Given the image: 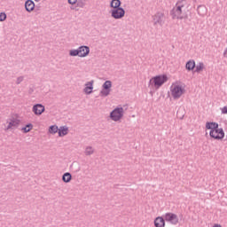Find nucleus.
<instances>
[{"instance_id":"obj_7","label":"nucleus","mask_w":227,"mask_h":227,"mask_svg":"<svg viewBox=\"0 0 227 227\" xmlns=\"http://www.w3.org/2000/svg\"><path fill=\"white\" fill-rule=\"evenodd\" d=\"M168 82V75L161 74V75H156L153 79L150 80V83L154 84V87L159 89L164 85Z\"/></svg>"},{"instance_id":"obj_1","label":"nucleus","mask_w":227,"mask_h":227,"mask_svg":"<svg viewBox=\"0 0 227 227\" xmlns=\"http://www.w3.org/2000/svg\"><path fill=\"white\" fill-rule=\"evenodd\" d=\"M187 5L186 0H180L176 3V7L171 11V16L173 20H183L184 16L183 9Z\"/></svg>"},{"instance_id":"obj_17","label":"nucleus","mask_w":227,"mask_h":227,"mask_svg":"<svg viewBox=\"0 0 227 227\" xmlns=\"http://www.w3.org/2000/svg\"><path fill=\"white\" fill-rule=\"evenodd\" d=\"M25 8L27 12H33V10H35V2H33L32 0H27L25 3Z\"/></svg>"},{"instance_id":"obj_18","label":"nucleus","mask_w":227,"mask_h":227,"mask_svg":"<svg viewBox=\"0 0 227 227\" xmlns=\"http://www.w3.org/2000/svg\"><path fill=\"white\" fill-rule=\"evenodd\" d=\"M197 12L199 16L205 17L207 14V7L205 5H199Z\"/></svg>"},{"instance_id":"obj_30","label":"nucleus","mask_w":227,"mask_h":227,"mask_svg":"<svg viewBox=\"0 0 227 227\" xmlns=\"http://www.w3.org/2000/svg\"><path fill=\"white\" fill-rule=\"evenodd\" d=\"M213 227H222V225L218 223H215Z\"/></svg>"},{"instance_id":"obj_16","label":"nucleus","mask_w":227,"mask_h":227,"mask_svg":"<svg viewBox=\"0 0 227 227\" xmlns=\"http://www.w3.org/2000/svg\"><path fill=\"white\" fill-rule=\"evenodd\" d=\"M196 67L195 60L190 59L185 64V69L187 71H193V69Z\"/></svg>"},{"instance_id":"obj_22","label":"nucleus","mask_w":227,"mask_h":227,"mask_svg":"<svg viewBox=\"0 0 227 227\" xmlns=\"http://www.w3.org/2000/svg\"><path fill=\"white\" fill-rule=\"evenodd\" d=\"M32 129H33V124L28 123L25 125L23 128H21V132H23V134H27V132H31Z\"/></svg>"},{"instance_id":"obj_15","label":"nucleus","mask_w":227,"mask_h":227,"mask_svg":"<svg viewBox=\"0 0 227 227\" xmlns=\"http://www.w3.org/2000/svg\"><path fill=\"white\" fill-rule=\"evenodd\" d=\"M59 137H65L68 134V127L67 126H62L59 128Z\"/></svg>"},{"instance_id":"obj_5","label":"nucleus","mask_w":227,"mask_h":227,"mask_svg":"<svg viewBox=\"0 0 227 227\" xmlns=\"http://www.w3.org/2000/svg\"><path fill=\"white\" fill-rule=\"evenodd\" d=\"M7 126L5 127L6 130H12V129H17L22 123L20 121V117L19 114H13L12 117L7 121Z\"/></svg>"},{"instance_id":"obj_20","label":"nucleus","mask_w":227,"mask_h":227,"mask_svg":"<svg viewBox=\"0 0 227 227\" xmlns=\"http://www.w3.org/2000/svg\"><path fill=\"white\" fill-rule=\"evenodd\" d=\"M110 6L112 10H116L118 8H121V2L120 0H112L110 3Z\"/></svg>"},{"instance_id":"obj_32","label":"nucleus","mask_w":227,"mask_h":227,"mask_svg":"<svg viewBox=\"0 0 227 227\" xmlns=\"http://www.w3.org/2000/svg\"><path fill=\"white\" fill-rule=\"evenodd\" d=\"M36 2L40 1V0H35Z\"/></svg>"},{"instance_id":"obj_28","label":"nucleus","mask_w":227,"mask_h":227,"mask_svg":"<svg viewBox=\"0 0 227 227\" xmlns=\"http://www.w3.org/2000/svg\"><path fill=\"white\" fill-rule=\"evenodd\" d=\"M69 4H75L77 3V0H68Z\"/></svg>"},{"instance_id":"obj_6","label":"nucleus","mask_w":227,"mask_h":227,"mask_svg":"<svg viewBox=\"0 0 227 227\" xmlns=\"http://www.w3.org/2000/svg\"><path fill=\"white\" fill-rule=\"evenodd\" d=\"M123 114H125L123 107H116L110 113V119L112 121H121Z\"/></svg>"},{"instance_id":"obj_24","label":"nucleus","mask_w":227,"mask_h":227,"mask_svg":"<svg viewBox=\"0 0 227 227\" xmlns=\"http://www.w3.org/2000/svg\"><path fill=\"white\" fill-rule=\"evenodd\" d=\"M59 130V128H58L57 125H52V126H50L48 132L49 134L54 135V134H58Z\"/></svg>"},{"instance_id":"obj_25","label":"nucleus","mask_w":227,"mask_h":227,"mask_svg":"<svg viewBox=\"0 0 227 227\" xmlns=\"http://www.w3.org/2000/svg\"><path fill=\"white\" fill-rule=\"evenodd\" d=\"M95 153V149L92 146H87L84 151L85 155H93Z\"/></svg>"},{"instance_id":"obj_31","label":"nucleus","mask_w":227,"mask_h":227,"mask_svg":"<svg viewBox=\"0 0 227 227\" xmlns=\"http://www.w3.org/2000/svg\"><path fill=\"white\" fill-rule=\"evenodd\" d=\"M18 81H20H20H22V78H19Z\"/></svg>"},{"instance_id":"obj_4","label":"nucleus","mask_w":227,"mask_h":227,"mask_svg":"<svg viewBox=\"0 0 227 227\" xmlns=\"http://www.w3.org/2000/svg\"><path fill=\"white\" fill-rule=\"evenodd\" d=\"M90 55V47L88 46H80L77 50L69 51V56L79 58H86Z\"/></svg>"},{"instance_id":"obj_29","label":"nucleus","mask_w":227,"mask_h":227,"mask_svg":"<svg viewBox=\"0 0 227 227\" xmlns=\"http://www.w3.org/2000/svg\"><path fill=\"white\" fill-rule=\"evenodd\" d=\"M223 57L227 59V47H226V49L223 51Z\"/></svg>"},{"instance_id":"obj_23","label":"nucleus","mask_w":227,"mask_h":227,"mask_svg":"<svg viewBox=\"0 0 227 227\" xmlns=\"http://www.w3.org/2000/svg\"><path fill=\"white\" fill-rule=\"evenodd\" d=\"M62 180H63V182H65V184L70 183L72 180V174H70L68 172L65 173L62 176Z\"/></svg>"},{"instance_id":"obj_26","label":"nucleus","mask_w":227,"mask_h":227,"mask_svg":"<svg viewBox=\"0 0 227 227\" xmlns=\"http://www.w3.org/2000/svg\"><path fill=\"white\" fill-rule=\"evenodd\" d=\"M4 20H6V13L2 12L0 13V22H4Z\"/></svg>"},{"instance_id":"obj_12","label":"nucleus","mask_w":227,"mask_h":227,"mask_svg":"<svg viewBox=\"0 0 227 227\" xmlns=\"http://www.w3.org/2000/svg\"><path fill=\"white\" fill-rule=\"evenodd\" d=\"M32 111L36 116H41L42 114L45 113V106L42 104H37L33 106Z\"/></svg>"},{"instance_id":"obj_3","label":"nucleus","mask_w":227,"mask_h":227,"mask_svg":"<svg viewBox=\"0 0 227 227\" xmlns=\"http://www.w3.org/2000/svg\"><path fill=\"white\" fill-rule=\"evenodd\" d=\"M153 25L154 27H163L166 23V14L164 13V11H158L156 12L153 17Z\"/></svg>"},{"instance_id":"obj_13","label":"nucleus","mask_w":227,"mask_h":227,"mask_svg":"<svg viewBox=\"0 0 227 227\" xmlns=\"http://www.w3.org/2000/svg\"><path fill=\"white\" fill-rule=\"evenodd\" d=\"M154 226L155 227H166V221L164 217L158 216L154 219Z\"/></svg>"},{"instance_id":"obj_27","label":"nucleus","mask_w":227,"mask_h":227,"mask_svg":"<svg viewBox=\"0 0 227 227\" xmlns=\"http://www.w3.org/2000/svg\"><path fill=\"white\" fill-rule=\"evenodd\" d=\"M221 111H222V114H227V106H223V107L221 109Z\"/></svg>"},{"instance_id":"obj_2","label":"nucleus","mask_w":227,"mask_h":227,"mask_svg":"<svg viewBox=\"0 0 227 227\" xmlns=\"http://www.w3.org/2000/svg\"><path fill=\"white\" fill-rule=\"evenodd\" d=\"M185 92L180 82H175L170 86V94L174 100H178Z\"/></svg>"},{"instance_id":"obj_9","label":"nucleus","mask_w":227,"mask_h":227,"mask_svg":"<svg viewBox=\"0 0 227 227\" xmlns=\"http://www.w3.org/2000/svg\"><path fill=\"white\" fill-rule=\"evenodd\" d=\"M111 15L113 19L120 20L125 17V9L119 7L118 9H112Z\"/></svg>"},{"instance_id":"obj_10","label":"nucleus","mask_w":227,"mask_h":227,"mask_svg":"<svg viewBox=\"0 0 227 227\" xmlns=\"http://www.w3.org/2000/svg\"><path fill=\"white\" fill-rule=\"evenodd\" d=\"M165 221L170 223L173 225L178 224V215L172 212H168L164 215Z\"/></svg>"},{"instance_id":"obj_11","label":"nucleus","mask_w":227,"mask_h":227,"mask_svg":"<svg viewBox=\"0 0 227 227\" xmlns=\"http://www.w3.org/2000/svg\"><path fill=\"white\" fill-rule=\"evenodd\" d=\"M113 87V82L111 81H106L103 84V90L100 92L101 97H107L111 93V88Z\"/></svg>"},{"instance_id":"obj_19","label":"nucleus","mask_w":227,"mask_h":227,"mask_svg":"<svg viewBox=\"0 0 227 227\" xmlns=\"http://www.w3.org/2000/svg\"><path fill=\"white\" fill-rule=\"evenodd\" d=\"M218 127V123L215 121H207L206 123V129H210V131L216 129Z\"/></svg>"},{"instance_id":"obj_14","label":"nucleus","mask_w":227,"mask_h":227,"mask_svg":"<svg viewBox=\"0 0 227 227\" xmlns=\"http://www.w3.org/2000/svg\"><path fill=\"white\" fill-rule=\"evenodd\" d=\"M83 91L86 93V95H90V93H93V82H87Z\"/></svg>"},{"instance_id":"obj_8","label":"nucleus","mask_w":227,"mask_h":227,"mask_svg":"<svg viewBox=\"0 0 227 227\" xmlns=\"http://www.w3.org/2000/svg\"><path fill=\"white\" fill-rule=\"evenodd\" d=\"M209 137L215 140H222L224 137L223 129L217 127L215 129H211Z\"/></svg>"},{"instance_id":"obj_21","label":"nucleus","mask_w":227,"mask_h":227,"mask_svg":"<svg viewBox=\"0 0 227 227\" xmlns=\"http://www.w3.org/2000/svg\"><path fill=\"white\" fill-rule=\"evenodd\" d=\"M205 69V65L203 62H199L197 65H195L194 73L200 74Z\"/></svg>"}]
</instances>
